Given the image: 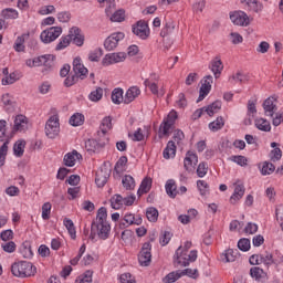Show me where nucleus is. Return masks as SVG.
Wrapping results in <instances>:
<instances>
[{"instance_id": "obj_1", "label": "nucleus", "mask_w": 283, "mask_h": 283, "mask_svg": "<svg viewBox=\"0 0 283 283\" xmlns=\"http://www.w3.org/2000/svg\"><path fill=\"white\" fill-rule=\"evenodd\" d=\"M109 231H112V227L107 222V208L102 207L97 211L95 221L92 222L90 238L94 240L98 235L101 240H107L109 238Z\"/></svg>"}, {"instance_id": "obj_2", "label": "nucleus", "mask_w": 283, "mask_h": 283, "mask_svg": "<svg viewBox=\"0 0 283 283\" xmlns=\"http://www.w3.org/2000/svg\"><path fill=\"white\" fill-rule=\"evenodd\" d=\"M191 241H186L184 247L180 245L174 255V264L178 266H189L190 262H196L198 260V251L191 250Z\"/></svg>"}, {"instance_id": "obj_3", "label": "nucleus", "mask_w": 283, "mask_h": 283, "mask_svg": "<svg viewBox=\"0 0 283 283\" xmlns=\"http://www.w3.org/2000/svg\"><path fill=\"white\" fill-rule=\"evenodd\" d=\"M11 273L14 277H32L36 275V266L28 261L14 262L11 265Z\"/></svg>"}, {"instance_id": "obj_4", "label": "nucleus", "mask_w": 283, "mask_h": 283, "mask_svg": "<svg viewBox=\"0 0 283 283\" xmlns=\"http://www.w3.org/2000/svg\"><path fill=\"white\" fill-rule=\"evenodd\" d=\"M109 143V138L107 136L101 137L97 139H88L85 142V149L88 154H98L101 150L105 148V145Z\"/></svg>"}, {"instance_id": "obj_5", "label": "nucleus", "mask_w": 283, "mask_h": 283, "mask_svg": "<svg viewBox=\"0 0 283 283\" xmlns=\"http://www.w3.org/2000/svg\"><path fill=\"white\" fill-rule=\"evenodd\" d=\"M178 113L176 111H171L159 126V138H163V136H169V130L174 125H176Z\"/></svg>"}, {"instance_id": "obj_6", "label": "nucleus", "mask_w": 283, "mask_h": 283, "mask_svg": "<svg viewBox=\"0 0 283 283\" xmlns=\"http://www.w3.org/2000/svg\"><path fill=\"white\" fill-rule=\"evenodd\" d=\"M63 34V28L61 27H51L41 32L40 39L42 43H52Z\"/></svg>"}, {"instance_id": "obj_7", "label": "nucleus", "mask_w": 283, "mask_h": 283, "mask_svg": "<svg viewBox=\"0 0 283 283\" xmlns=\"http://www.w3.org/2000/svg\"><path fill=\"white\" fill-rule=\"evenodd\" d=\"M61 132V126L59 124V116H51L45 124V134L48 138H56V135Z\"/></svg>"}, {"instance_id": "obj_8", "label": "nucleus", "mask_w": 283, "mask_h": 283, "mask_svg": "<svg viewBox=\"0 0 283 283\" xmlns=\"http://www.w3.org/2000/svg\"><path fill=\"white\" fill-rule=\"evenodd\" d=\"M138 262L140 266H149L151 264V243L145 242L138 254Z\"/></svg>"}, {"instance_id": "obj_9", "label": "nucleus", "mask_w": 283, "mask_h": 283, "mask_svg": "<svg viewBox=\"0 0 283 283\" xmlns=\"http://www.w3.org/2000/svg\"><path fill=\"white\" fill-rule=\"evenodd\" d=\"M125 59H127V54L125 52L108 53L103 57L102 65H104V67H108V65L123 63Z\"/></svg>"}, {"instance_id": "obj_10", "label": "nucleus", "mask_w": 283, "mask_h": 283, "mask_svg": "<svg viewBox=\"0 0 283 283\" xmlns=\"http://www.w3.org/2000/svg\"><path fill=\"white\" fill-rule=\"evenodd\" d=\"M111 175L112 170L108 169L107 164L104 163V165L96 172L95 185H97V187L99 188L105 187Z\"/></svg>"}, {"instance_id": "obj_11", "label": "nucleus", "mask_w": 283, "mask_h": 283, "mask_svg": "<svg viewBox=\"0 0 283 283\" xmlns=\"http://www.w3.org/2000/svg\"><path fill=\"white\" fill-rule=\"evenodd\" d=\"M123 39H125V33L123 32L112 33L104 41L105 50H107V52H112L113 50H116V48H118V42L123 41Z\"/></svg>"}, {"instance_id": "obj_12", "label": "nucleus", "mask_w": 283, "mask_h": 283, "mask_svg": "<svg viewBox=\"0 0 283 283\" xmlns=\"http://www.w3.org/2000/svg\"><path fill=\"white\" fill-rule=\"evenodd\" d=\"M211 85H213V76L207 75L201 81V87L199 90V97L197 99V103L205 101V98H207V96H209V92H211Z\"/></svg>"}, {"instance_id": "obj_13", "label": "nucleus", "mask_w": 283, "mask_h": 283, "mask_svg": "<svg viewBox=\"0 0 283 283\" xmlns=\"http://www.w3.org/2000/svg\"><path fill=\"white\" fill-rule=\"evenodd\" d=\"M133 33L143 41L149 39V25L145 21H138L132 28Z\"/></svg>"}, {"instance_id": "obj_14", "label": "nucleus", "mask_w": 283, "mask_h": 283, "mask_svg": "<svg viewBox=\"0 0 283 283\" xmlns=\"http://www.w3.org/2000/svg\"><path fill=\"white\" fill-rule=\"evenodd\" d=\"M73 75L77 76V78H81V81L87 78V67L83 65V62L80 56L73 60Z\"/></svg>"}, {"instance_id": "obj_15", "label": "nucleus", "mask_w": 283, "mask_h": 283, "mask_svg": "<svg viewBox=\"0 0 283 283\" xmlns=\"http://www.w3.org/2000/svg\"><path fill=\"white\" fill-rule=\"evenodd\" d=\"M69 34L71 36V42L77 48H83L85 43V35L81 33V29L78 27H73L70 29Z\"/></svg>"}, {"instance_id": "obj_16", "label": "nucleus", "mask_w": 283, "mask_h": 283, "mask_svg": "<svg viewBox=\"0 0 283 283\" xmlns=\"http://www.w3.org/2000/svg\"><path fill=\"white\" fill-rule=\"evenodd\" d=\"M230 21H232L234 25L247 27L249 25V15L243 11H234L230 13Z\"/></svg>"}, {"instance_id": "obj_17", "label": "nucleus", "mask_w": 283, "mask_h": 283, "mask_svg": "<svg viewBox=\"0 0 283 283\" xmlns=\"http://www.w3.org/2000/svg\"><path fill=\"white\" fill-rule=\"evenodd\" d=\"M263 109H264L265 116H270L271 118H273V116L277 112V105H275V97L273 96L268 97L263 102Z\"/></svg>"}, {"instance_id": "obj_18", "label": "nucleus", "mask_w": 283, "mask_h": 283, "mask_svg": "<svg viewBox=\"0 0 283 283\" xmlns=\"http://www.w3.org/2000/svg\"><path fill=\"white\" fill-rule=\"evenodd\" d=\"M198 165V155H196L193 151L189 150L186 154V157L184 159V167L186 171H191V168Z\"/></svg>"}, {"instance_id": "obj_19", "label": "nucleus", "mask_w": 283, "mask_h": 283, "mask_svg": "<svg viewBox=\"0 0 283 283\" xmlns=\"http://www.w3.org/2000/svg\"><path fill=\"white\" fill-rule=\"evenodd\" d=\"M140 96V88L138 86H132L127 90L125 96H124V103L125 105H129V103H134L136 98Z\"/></svg>"}, {"instance_id": "obj_20", "label": "nucleus", "mask_w": 283, "mask_h": 283, "mask_svg": "<svg viewBox=\"0 0 283 283\" xmlns=\"http://www.w3.org/2000/svg\"><path fill=\"white\" fill-rule=\"evenodd\" d=\"M209 70L213 73L216 78H220V74H222V70H224V65L222 64V60L216 57L210 62Z\"/></svg>"}, {"instance_id": "obj_21", "label": "nucleus", "mask_w": 283, "mask_h": 283, "mask_svg": "<svg viewBox=\"0 0 283 283\" xmlns=\"http://www.w3.org/2000/svg\"><path fill=\"white\" fill-rule=\"evenodd\" d=\"M250 275L255 282L264 283L266 282V272L262 268L253 266L250 269Z\"/></svg>"}, {"instance_id": "obj_22", "label": "nucleus", "mask_w": 283, "mask_h": 283, "mask_svg": "<svg viewBox=\"0 0 283 283\" xmlns=\"http://www.w3.org/2000/svg\"><path fill=\"white\" fill-rule=\"evenodd\" d=\"M80 158H83V156L78 151H76V150L67 153L64 156V165H65V167H74L76 165V159L78 160Z\"/></svg>"}, {"instance_id": "obj_23", "label": "nucleus", "mask_w": 283, "mask_h": 283, "mask_svg": "<svg viewBox=\"0 0 283 283\" xmlns=\"http://www.w3.org/2000/svg\"><path fill=\"white\" fill-rule=\"evenodd\" d=\"M111 127H112V117H104L99 126V130H97V136L105 138Z\"/></svg>"}, {"instance_id": "obj_24", "label": "nucleus", "mask_w": 283, "mask_h": 283, "mask_svg": "<svg viewBox=\"0 0 283 283\" xmlns=\"http://www.w3.org/2000/svg\"><path fill=\"white\" fill-rule=\"evenodd\" d=\"M13 129L15 132H25L28 129V118L23 115L15 116Z\"/></svg>"}, {"instance_id": "obj_25", "label": "nucleus", "mask_w": 283, "mask_h": 283, "mask_svg": "<svg viewBox=\"0 0 283 283\" xmlns=\"http://www.w3.org/2000/svg\"><path fill=\"white\" fill-rule=\"evenodd\" d=\"M106 17H109V20L115 23H120L125 21V10L119 9L112 13L108 9H106Z\"/></svg>"}, {"instance_id": "obj_26", "label": "nucleus", "mask_w": 283, "mask_h": 283, "mask_svg": "<svg viewBox=\"0 0 283 283\" xmlns=\"http://www.w3.org/2000/svg\"><path fill=\"white\" fill-rule=\"evenodd\" d=\"M244 185L243 184H238L234 188L233 195L230 197V202L231 205H235L238 200H241V198L244 196Z\"/></svg>"}, {"instance_id": "obj_27", "label": "nucleus", "mask_w": 283, "mask_h": 283, "mask_svg": "<svg viewBox=\"0 0 283 283\" xmlns=\"http://www.w3.org/2000/svg\"><path fill=\"white\" fill-rule=\"evenodd\" d=\"M163 156L166 160H169V158H176V143L174 140H169L167 143Z\"/></svg>"}, {"instance_id": "obj_28", "label": "nucleus", "mask_w": 283, "mask_h": 283, "mask_svg": "<svg viewBox=\"0 0 283 283\" xmlns=\"http://www.w3.org/2000/svg\"><path fill=\"white\" fill-rule=\"evenodd\" d=\"M166 193L169 198H176L178 196V187L176 186V180L168 179L166 182Z\"/></svg>"}, {"instance_id": "obj_29", "label": "nucleus", "mask_w": 283, "mask_h": 283, "mask_svg": "<svg viewBox=\"0 0 283 283\" xmlns=\"http://www.w3.org/2000/svg\"><path fill=\"white\" fill-rule=\"evenodd\" d=\"M254 125L256 129H260V132H271V122L264 118H256L254 120Z\"/></svg>"}, {"instance_id": "obj_30", "label": "nucleus", "mask_w": 283, "mask_h": 283, "mask_svg": "<svg viewBox=\"0 0 283 283\" xmlns=\"http://www.w3.org/2000/svg\"><path fill=\"white\" fill-rule=\"evenodd\" d=\"M122 185L126 191H133L136 188V181L130 175H125L122 179Z\"/></svg>"}, {"instance_id": "obj_31", "label": "nucleus", "mask_w": 283, "mask_h": 283, "mask_svg": "<svg viewBox=\"0 0 283 283\" xmlns=\"http://www.w3.org/2000/svg\"><path fill=\"white\" fill-rule=\"evenodd\" d=\"M149 191H151V178L146 177L143 179L137 193L138 196H143V193H149Z\"/></svg>"}, {"instance_id": "obj_32", "label": "nucleus", "mask_w": 283, "mask_h": 283, "mask_svg": "<svg viewBox=\"0 0 283 283\" xmlns=\"http://www.w3.org/2000/svg\"><path fill=\"white\" fill-rule=\"evenodd\" d=\"M69 123L72 127H81L85 123V116L81 113H75L71 116Z\"/></svg>"}, {"instance_id": "obj_33", "label": "nucleus", "mask_w": 283, "mask_h": 283, "mask_svg": "<svg viewBox=\"0 0 283 283\" xmlns=\"http://www.w3.org/2000/svg\"><path fill=\"white\" fill-rule=\"evenodd\" d=\"M124 222H126V224H128V226L137 224V227H138V226L143 224V218L140 216L135 217L132 213H126L124 216Z\"/></svg>"}, {"instance_id": "obj_34", "label": "nucleus", "mask_w": 283, "mask_h": 283, "mask_svg": "<svg viewBox=\"0 0 283 283\" xmlns=\"http://www.w3.org/2000/svg\"><path fill=\"white\" fill-rule=\"evenodd\" d=\"M221 108H222V102L220 101H216L212 104L205 107L208 116H213V114H218V112H220Z\"/></svg>"}, {"instance_id": "obj_35", "label": "nucleus", "mask_w": 283, "mask_h": 283, "mask_svg": "<svg viewBox=\"0 0 283 283\" xmlns=\"http://www.w3.org/2000/svg\"><path fill=\"white\" fill-rule=\"evenodd\" d=\"M238 258V250L228 249L226 253L221 255L222 262H235Z\"/></svg>"}, {"instance_id": "obj_36", "label": "nucleus", "mask_w": 283, "mask_h": 283, "mask_svg": "<svg viewBox=\"0 0 283 283\" xmlns=\"http://www.w3.org/2000/svg\"><path fill=\"white\" fill-rule=\"evenodd\" d=\"M241 3H245L252 12H262V3H259L258 0H241Z\"/></svg>"}, {"instance_id": "obj_37", "label": "nucleus", "mask_w": 283, "mask_h": 283, "mask_svg": "<svg viewBox=\"0 0 283 283\" xmlns=\"http://www.w3.org/2000/svg\"><path fill=\"white\" fill-rule=\"evenodd\" d=\"M144 85L150 90L151 94H155L156 96H165L164 91L158 92V84H156V82H151V80H145Z\"/></svg>"}, {"instance_id": "obj_38", "label": "nucleus", "mask_w": 283, "mask_h": 283, "mask_svg": "<svg viewBox=\"0 0 283 283\" xmlns=\"http://www.w3.org/2000/svg\"><path fill=\"white\" fill-rule=\"evenodd\" d=\"M112 102L115 105H120V103H125V97L123 96V88H114L112 92Z\"/></svg>"}, {"instance_id": "obj_39", "label": "nucleus", "mask_w": 283, "mask_h": 283, "mask_svg": "<svg viewBox=\"0 0 283 283\" xmlns=\"http://www.w3.org/2000/svg\"><path fill=\"white\" fill-rule=\"evenodd\" d=\"M72 43V38L70 36V33L67 35H64L60 39L59 43L55 46L56 52H61V50H65Z\"/></svg>"}, {"instance_id": "obj_40", "label": "nucleus", "mask_w": 283, "mask_h": 283, "mask_svg": "<svg viewBox=\"0 0 283 283\" xmlns=\"http://www.w3.org/2000/svg\"><path fill=\"white\" fill-rule=\"evenodd\" d=\"M224 127V118L222 116L217 117L214 122L209 124L210 132H220Z\"/></svg>"}, {"instance_id": "obj_41", "label": "nucleus", "mask_w": 283, "mask_h": 283, "mask_svg": "<svg viewBox=\"0 0 283 283\" xmlns=\"http://www.w3.org/2000/svg\"><path fill=\"white\" fill-rule=\"evenodd\" d=\"M20 253L27 260H30V258H33L34 252H32V245H30V242H24L22 244V248L20 249Z\"/></svg>"}, {"instance_id": "obj_42", "label": "nucleus", "mask_w": 283, "mask_h": 283, "mask_svg": "<svg viewBox=\"0 0 283 283\" xmlns=\"http://www.w3.org/2000/svg\"><path fill=\"white\" fill-rule=\"evenodd\" d=\"M103 98V87L98 86L96 90L92 91L88 95V101L92 103H98Z\"/></svg>"}, {"instance_id": "obj_43", "label": "nucleus", "mask_w": 283, "mask_h": 283, "mask_svg": "<svg viewBox=\"0 0 283 283\" xmlns=\"http://www.w3.org/2000/svg\"><path fill=\"white\" fill-rule=\"evenodd\" d=\"M63 222H64V227H66L67 232L71 235V239L76 240V228L74 227V221H72L69 218H65Z\"/></svg>"}, {"instance_id": "obj_44", "label": "nucleus", "mask_w": 283, "mask_h": 283, "mask_svg": "<svg viewBox=\"0 0 283 283\" xmlns=\"http://www.w3.org/2000/svg\"><path fill=\"white\" fill-rule=\"evenodd\" d=\"M25 34L20 35L17 38L14 44H13V49L15 50V52H25Z\"/></svg>"}, {"instance_id": "obj_45", "label": "nucleus", "mask_w": 283, "mask_h": 283, "mask_svg": "<svg viewBox=\"0 0 283 283\" xmlns=\"http://www.w3.org/2000/svg\"><path fill=\"white\" fill-rule=\"evenodd\" d=\"M174 30H176V23H174V21H168L166 22L165 27L161 29L160 36L165 39V36H169V34H171Z\"/></svg>"}, {"instance_id": "obj_46", "label": "nucleus", "mask_w": 283, "mask_h": 283, "mask_svg": "<svg viewBox=\"0 0 283 283\" xmlns=\"http://www.w3.org/2000/svg\"><path fill=\"white\" fill-rule=\"evenodd\" d=\"M180 270L177 271H172L170 273H168L164 279L163 282L164 283H174V282H178V280H180Z\"/></svg>"}, {"instance_id": "obj_47", "label": "nucleus", "mask_w": 283, "mask_h": 283, "mask_svg": "<svg viewBox=\"0 0 283 283\" xmlns=\"http://www.w3.org/2000/svg\"><path fill=\"white\" fill-rule=\"evenodd\" d=\"M232 163H235L240 167H247L249 165V159L242 155H233L229 158Z\"/></svg>"}, {"instance_id": "obj_48", "label": "nucleus", "mask_w": 283, "mask_h": 283, "mask_svg": "<svg viewBox=\"0 0 283 283\" xmlns=\"http://www.w3.org/2000/svg\"><path fill=\"white\" fill-rule=\"evenodd\" d=\"M124 205L123 196L115 195L111 198V207L112 209L118 210L122 209Z\"/></svg>"}, {"instance_id": "obj_49", "label": "nucleus", "mask_w": 283, "mask_h": 283, "mask_svg": "<svg viewBox=\"0 0 283 283\" xmlns=\"http://www.w3.org/2000/svg\"><path fill=\"white\" fill-rule=\"evenodd\" d=\"M24 149H25V142L18 140L13 145L14 156H17L18 158H21V156H23Z\"/></svg>"}, {"instance_id": "obj_50", "label": "nucleus", "mask_w": 283, "mask_h": 283, "mask_svg": "<svg viewBox=\"0 0 283 283\" xmlns=\"http://www.w3.org/2000/svg\"><path fill=\"white\" fill-rule=\"evenodd\" d=\"M92 275H94V272L88 270L83 275L77 276L75 283H92Z\"/></svg>"}, {"instance_id": "obj_51", "label": "nucleus", "mask_w": 283, "mask_h": 283, "mask_svg": "<svg viewBox=\"0 0 283 283\" xmlns=\"http://www.w3.org/2000/svg\"><path fill=\"white\" fill-rule=\"evenodd\" d=\"M3 19H19V11L17 9L7 8L2 10Z\"/></svg>"}, {"instance_id": "obj_52", "label": "nucleus", "mask_w": 283, "mask_h": 283, "mask_svg": "<svg viewBox=\"0 0 283 283\" xmlns=\"http://www.w3.org/2000/svg\"><path fill=\"white\" fill-rule=\"evenodd\" d=\"M260 262L261 264H265L266 266H271V264H275V261L273 260V254L270 252L260 254Z\"/></svg>"}, {"instance_id": "obj_53", "label": "nucleus", "mask_w": 283, "mask_h": 283, "mask_svg": "<svg viewBox=\"0 0 283 283\" xmlns=\"http://www.w3.org/2000/svg\"><path fill=\"white\" fill-rule=\"evenodd\" d=\"M146 218L149 222L158 221V209L150 207L146 210Z\"/></svg>"}, {"instance_id": "obj_54", "label": "nucleus", "mask_w": 283, "mask_h": 283, "mask_svg": "<svg viewBox=\"0 0 283 283\" xmlns=\"http://www.w3.org/2000/svg\"><path fill=\"white\" fill-rule=\"evenodd\" d=\"M8 145H10L9 140L4 142L3 145L0 147V167H3L6 165V156H8Z\"/></svg>"}, {"instance_id": "obj_55", "label": "nucleus", "mask_w": 283, "mask_h": 283, "mask_svg": "<svg viewBox=\"0 0 283 283\" xmlns=\"http://www.w3.org/2000/svg\"><path fill=\"white\" fill-rule=\"evenodd\" d=\"M103 56V49H95L88 53V61L98 63Z\"/></svg>"}, {"instance_id": "obj_56", "label": "nucleus", "mask_w": 283, "mask_h": 283, "mask_svg": "<svg viewBox=\"0 0 283 283\" xmlns=\"http://www.w3.org/2000/svg\"><path fill=\"white\" fill-rule=\"evenodd\" d=\"M273 171H275V165L265 161L261 168L262 176H271Z\"/></svg>"}, {"instance_id": "obj_57", "label": "nucleus", "mask_w": 283, "mask_h": 283, "mask_svg": "<svg viewBox=\"0 0 283 283\" xmlns=\"http://www.w3.org/2000/svg\"><path fill=\"white\" fill-rule=\"evenodd\" d=\"M230 82L234 81V83H245V81H249V76L242 72H237L234 75H232L229 78Z\"/></svg>"}, {"instance_id": "obj_58", "label": "nucleus", "mask_w": 283, "mask_h": 283, "mask_svg": "<svg viewBox=\"0 0 283 283\" xmlns=\"http://www.w3.org/2000/svg\"><path fill=\"white\" fill-rule=\"evenodd\" d=\"M125 165H127V156H122L115 164L114 171H116V174H123V167H125Z\"/></svg>"}, {"instance_id": "obj_59", "label": "nucleus", "mask_w": 283, "mask_h": 283, "mask_svg": "<svg viewBox=\"0 0 283 283\" xmlns=\"http://www.w3.org/2000/svg\"><path fill=\"white\" fill-rule=\"evenodd\" d=\"M238 249L243 252L249 251V249H251V240L247 238L240 239L238 242Z\"/></svg>"}, {"instance_id": "obj_60", "label": "nucleus", "mask_w": 283, "mask_h": 283, "mask_svg": "<svg viewBox=\"0 0 283 283\" xmlns=\"http://www.w3.org/2000/svg\"><path fill=\"white\" fill-rule=\"evenodd\" d=\"M197 188L201 196H207V193H209V184L205 180H197Z\"/></svg>"}, {"instance_id": "obj_61", "label": "nucleus", "mask_w": 283, "mask_h": 283, "mask_svg": "<svg viewBox=\"0 0 283 283\" xmlns=\"http://www.w3.org/2000/svg\"><path fill=\"white\" fill-rule=\"evenodd\" d=\"M17 81H19V77H17V73L13 72L2 78V85H13Z\"/></svg>"}, {"instance_id": "obj_62", "label": "nucleus", "mask_w": 283, "mask_h": 283, "mask_svg": "<svg viewBox=\"0 0 283 283\" xmlns=\"http://www.w3.org/2000/svg\"><path fill=\"white\" fill-rule=\"evenodd\" d=\"M179 274L181 277H185V275H187V277H192V280H196V277H198V270H192V269H185V270H179Z\"/></svg>"}, {"instance_id": "obj_63", "label": "nucleus", "mask_w": 283, "mask_h": 283, "mask_svg": "<svg viewBox=\"0 0 283 283\" xmlns=\"http://www.w3.org/2000/svg\"><path fill=\"white\" fill-rule=\"evenodd\" d=\"M207 171H209L207 163H200L197 168V176L199 178H205L207 176Z\"/></svg>"}, {"instance_id": "obj_64", "label": "nucleus", "mask_w": 283, "mask_h": 283, "mask_svg": "<svg viewBox=\"0 0 283 283\" xmlns=\"http://www.w3.org/2000/svg\"><path fill=\"white\" fill-rule=\"evenodd\" d=\"M52 211V203L45 202L42 206V220H48Z\"/></svg>"}]
</instances>
